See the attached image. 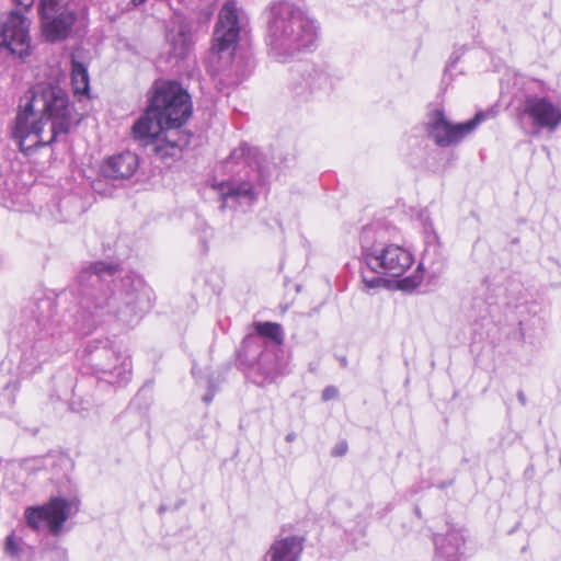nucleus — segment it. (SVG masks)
<instances>
[{"label": "nucleus", "mask_w": 561, "mask_h": 561, "mask_svg": "<svg viewBox=\"0 0 561 561\" xmlns=\"http://www.w3.org/2000/svg\"><path fill=\"white\" fill-rule=\"evenodd\" d=\"M69 0H41L38 12L42 18L43 34L49 42L65 39L77 20L68 7Z\"/></svg>", "instance_id": "nucleus-11"}, {"label": "nucleus", "mask_w": 561, "mask_h": 561, "mask_svg": "<svg viewBox=\"0 0 561 561\" xmlns=\"http://www.w3.org/2000/svg\"><path fill=\"white\" fill-rule=\"evenodd\" d=\"M520 124L528 119L533 130L530 135L537 136L540 129L554 131L561 124V106L547 96L528 95L517 112Z\"/></svg>", "instance_id": "nucleus-9"}, {"label": "nucleus", "mask_w": 561, "mask_h": 561, "mask_svg": "<svg viewBox=\"0 0 561 561\" xmlns=\"http://www.w3.org/2000/svg\"><path fill=\"white\" fill-rule=\"evenodd\" d=\"M13 1L16 2L19 5L24 7L25 10H28L33 5V2H34V0H13Z\"/></svg>", "instance_id": "nucleus-30"}, {"label": "nucleus", "mask_w": 561, "mask_h": 561, "mask_svg": "<svg viewBox=\"0 0 561 561\" xmlns=\"http://www.w3.org/2000/svg\"><path fill=\"white\" fill-rule=\"evenodd\" d=\"M66 296H67V293H62L60 296H58V299L60 300L62 298H66Z\"/></svg>", "instance_id": "nucleus-35"}, {"label": "nucleus", "mask_w": 561, "mask_h": 561, "mask_svg": "<svg viewBox=\"0 0 561 561\" xmlns=\"http://www.w3.org/2000/svg\"><path fill=\"white\" fill-rule=\"evenodd\" d=\"M445 256L442 251L440 244L433 237L432 241H427L423 251L422 259L417 265V271L411 276L403 278L400 282L402 289H414L421 283L425 274L431 278H435L442 274L445 268Z\"/></svg>", "instance_id": "nucleus-15"}, {"label": "nucleus", "mask_w": 561, "mask_h": 561, "mask_svg": "<svg viewBox=\"0 0 561 561\" xmlns=\"http://www.w3.org/2000/svg\"><path fill=\"white\" fill-rule=\"evenodd\" d=\"M147 0H131V3L134 7H138L140 4H144Z\"/></svg>", "instance_id": "nucleus-34"}, {"label": "nucleus", "mask_w": 561, "mask_h": 561, "mask_svg": "<svg viewBox=\"0 0 561 561\" xmlns=\"http://www.w3.org/2000/svg\"><path fill=\"white\" fill-rule=\"evenodd\" d=\"M233 70H234V75L231 76V73H224V78L221 79V81H225L227 82V84L229 85H237L239 83H241L252 71V66H251V62L249 60L242 62L241 65V61H237L234 65H233Z\"/></svg>", "instance_id": "nucleus-24"}, {"label": "nucleus", "mask_w": 561, "mask_h": 561, "mask_svg": "<svg viewBox=\"0 0 561 561\" xmlns=\"http://www.w3.org/2000/svg\"><path fill=\"white\" fill-rule=\"evenodd\" d=\"M221 201V208L250 207L257 198L250 180H230L215 186Z\"/></svg>", "instance_id": "nucleus-16"}, {"label": "nucleus", "mask_w": 561, "mask_h": 561, "mask_svg": "<svg viewBox=\"0 0 561 561\" xmlns=\"http://www.w3.org/2000/svg\"><path fill=\"white\" fill-rule=\"evenodd\" d=\"M118 265L94 262L83 267L71 289L77 305L62 314V319L44 322L24 360L35 366L47 362L54 354L65 352L71 340L70 332L90 333L105 317H114L124 325L136 323L152 307V291L142 279L127 274L118 277Z\"/></svg>", "instance_id": "nucleus-1"}, {"label": "nucleus", "mask_w": 561, "mask_h": 561, "mask_svg": "<svg viewBox=\"0 0 561 561\" xmlns=\"http://www.w3.org/2000/svg\"><path fill=\"white\" fill-rule=\"evenodd\" d=\"M256 334H249L244 337L241 346L240 356H244L247 360H251L256 352L262 348L261 337H266L274 343L271 348H282L284 343V330L279 323L276 322H256L254 324Z\"/></svg>", "instance_id": "nucleus-17"}, {"label": "nucleus", "mask_w": 561, "mask_h": 561, "mask_svg": "<svg viewBox=\"0 0 561 561\" xmlns=\"http://www.w3.org/2000/svg\"><path fill=\"white\" fill-rule=\"evenodd\" d=\"M295 439H296V434H295L294 432L288 433V434L286 435V437H285V440H286L287 443H291V442H294Z\"/></svg>", "instance_id": "nucleus-32"}, {"label": "nucleus", "mask_w": 561, "mask_h": 561, "mask_svg": "<svg viewBox=\"0 0 561 561\" xmlns=\"http://www.w3.org/2000/svg\"><path fill=\"white\" fill-rule=\"evenodd\" d=\"M465 537L461 529L450 528L434 538L436 561H463Z\"/></svg>", "instance_id": "nucleus-18"}, {"label": "nucleus", "mask_w": 561, "mask_h": 561, "mask_svg": "<svg viewBox=\"0 0 561 561\" xmlns=\"http://www.w3.org/2000/svg\"><path fill=\"white\" fill-rule=\"evenodd\" d=\"M192 112L190 94L176 82L163 83L156 88L145 114L135 122L133 137L151 146L154 154L168 163L190 145L192 135L182 127Z\"/></svg>", "instance_id": "nucleus-2"}, {"label": "nucleus", "mask_w": 561, "mask_h": 561, "mask_svg": "<svg viewBox=\"0 0 561 561\" xmlns=\"http://www.w3.org/2000/svg\"><path fill=\"white\" fill-rule=\"evenodd\" d=\"M78 122L66 90L58 84L38 83L21 100L12 137L20 150L30 154L67 135Z\"/></svg>", "instance_id": "nucleus-3"}, {"label": "nucleus", "mask_w": 561, "mask_h": 561, "mask_svg": "<svg viewBox=\"0 0 561 561\" xmlns=\"http://www.w3.org/2000/svg\"><path fill=\"white\" fill-rule=\"evenodd\" d=\"M79 511L77 500L53 497L42 506L27 507L24 513L26 524L36 530L47 527L54 536H58L64 523Z\"/></svg>", "instance_id": "nucleus-8"}, {"label": "nucleus", "mask_w": 561, "mask_h": 561, "mask_svg": "<svg viewBox=\"0 0 561 561\" xmlns=\"http://www.w3.org/2000/svg\"><path fill=\"white\" fill-rule=\"evenodd\" d=\"M302 541V538L298 536L276 540L266 557L268 561H298L304 549Z\"/></svg>", "instance_id": "nucleus-20"}, {"label": "nucleus", "mask_w": 561, "mask_h": 561, "mask_svg": "<svg viewBox=\"0 0 561 561\" xmlns=\"http://www.w3.org/2000/svg\"><path fill=\"white\" fill-rule=\"evenodd\" d=\"M347 451V445L346 443H340L335 446V448L332 451L333 456H343Z\"/></svg>", "instance_id": "nucleus-28"}, {"label": "nucleus", "mask_w": 561, "mask_h": 561, "mask_svg": "<svg viewBox=\"0 0 561 561\" xmlns=\"http://www.w3.org/2000/svg\"><path fill=\"white\" fill-rule=\"evenodd\" d=\"M167 39L170 44V54L172 57L183 59L187 55L191 46V38L186 31L181 28L178 32H169Z\"/></svg>", "instance_id": "nucleus-22"}, {"label": "nucleus", "mask_w": 561, "mask_h": 561, "mask_svg": "<svg viewBox=\"0 0 561 561\" xmlns=\"http://www.w3.org/2000/svg\"><path fill=\"white\" fill-rule=\"evenodd\" d=\"M319 39V24L290 0H274L268 8L266 46L271 58L290 62L311 51Z\"/></svg>", "instance_id": "nucleus-4"}, {"label": "nucleus", "mask_w": 561, "mask_h": 561, "mask_svg": "<svg viewBox=\"0 0 561 561\" xmlns=\"http://www.w3.org/2000/svg\"><path fill=\"white\" fill-rule=\"evenodd\" d=\"M30 21L19 11L0 19V51L25 59L31 54Z\"/></svg>", "instance_id": "nucleus-10"}, {"label": "nucleus", "mask_w": 561, "mask_h": 561, "mask_svg": "<svg viewBox=\"0 0 561 561\" xmlns=\"http://www.w3.org/2000/svg\"><path fill=\"white\" fill-rule=\"evenodd\" d=\"M517 398H518L519 402H520L523 405H525V404H526V397H525V394H524V392H523V391H519V392L517 393Z\"/></svg>", "instance_id": "nucleus-33"}, {"label": "nucleus", "mask_w": 561, "mask_h": 561, "mask_svg": "<svg viewBox=\"0 0 561 561\" xmlns=\"http://www.w3.org/2000/svg\"><path fill=\"white\" fill-rule=\"evenodd\" d=\"M337 394H339V391L335 387L328 386L322 391V400L329 401V400L335 399L337 397Z\"/></svg>", "instance_id": "nucleus-26"}, {"label": "nucleus", "mask_w": 561, "mask_h": 561, "mask_svg": "<svg viewBox=\"0 0 561 561\" xmlns=\"http://www.w3.org/2000/svg\"><path fill=\"white\" fill-rule=\"evenodd\" d=\"M490 116V112L479 111L471 119L453 124L445 116L444 110L435 108L427 116L426 131L437 146L443 148L450 147L461 142L462 139L471 135Z\"/></svg>", "instance_id": "nucleus-7"}, {"label": "nucleus", "mask_w": 561, "mask_h": 561, "mask_svg": "<svg viewBox=\"0 0 561 561\" xmlns=\"http://www.w3.org/2000/svg\"><path fill=\"white\" fill-rule=\"evenodd\" d=\"M71 84L76 95H88L90 90V79L88 69L80 61L72 60L71 64Z\"/></svg>", "instance_id": "nucleus-23"}, {"label": "nucleus", "mask_w": 561, "mask_h": 561, "mask_svg": "<svg viewBox=\"0 0 561 561\" xmlns=\"http://www.w3.org/2000/svg\"><path fill=\"white\" fill-rule=\"evenodd\" d=\"M44 304L50 306L51 302L49 300H45Z\"/></svg>", "instance_id": "nucleus-36"}, {"label": "nucleus", "mask_w": 561, "mask_h": 561, "mask_svg": "<svg viewBox=\"0 0 561 561\" xmlns=\"http://www.w3.org/2000/svg\"><path fill=\"white\" fill-rule=\"evenodd\" d=\"M30 549L31 547L21 538H16L14 534H10L5 538L4 552L11 558H21Z\"/></svg>", "instance_id": "nucleus-25"}, {"label": "nucleus", "mask_w": 561, "mask_h": 561, "mask_svg": "<svg viewBox=\"0 0 561 561\" xmlns=\"http://www.w3.org/2000/svg\"><path fill=\"white\" fill-rule=\"evenodd\" d=\"M240 19L236 0H227L218 14L214 31L211 49L219 55L228 53L230 57L234 50L240 35Z\"/></svg>", "instance_id": "nucleus-12"}, {"label": "nucleus", "mask_w": 561, "mask_h": 561, "mask_svg": "<svg viewBox=\"0 0 561 561\" xmlns=\"http://www.w3.org/2000/svg\"><path fill=\"white\" fill-rule=\"evenodd\" d=\"M288 368V359L282 348H270L268 345L260 351L259 357L250 364V374L253 382L259 386L273 382L277 377L285 375Z\"/></svg>", "instance_id": "nucleus-14"}, {"label": "nucleus", "mask_w": 561, "mask_h": 561, "mask_svg": "<svg viewBox=\"0 0 561 561\" xmlns=\"http://www.w3.org/2000/svg\"><path fill=\"white\" fill-rule=\"evenodd\" d=\"M227 163H242L252 170L256 168L257 172L262 173L261 156L257 148L250 147L247 144H242L233 149L227 159Z\"/></svg>", "instance_id": "nucleus-21"}, {"label": "nucleus", "mask_w": 561, "mask_h": 561, "mask_svg": "<svg viewBox=\"0 0 561 561\" xmlns=\"http://www.w3.org/2000/svg\"><path fill=\"white\" fill-rule=\"evenodd\" d=\"M83 358L99 380L122 386L130 379V359L118 352L108 339L89 342Z\"/></svg>", "instance_id": "nucleus-6"}, {"label": "nucleus", "mask_w": 561, "mask_h": 561, "mask_svg": "<svg viewBox=\"0 0 561 561\" xmlns=\"http://www.w3.org/2000/svg\"><path fill=\"white\" fill-rule=\"evenodd\" d=\"M139 168V158L131 151H124L110 157L102 167L105 178L113 180H128Z\"/></svg>", "instance_id": "nucleus-19"}, {"label": "nucleus", "mask_w": 561, "mask_h": 561, "mask_svg": "<svg viewBox=\"0 0 561 561\" xmlns=\"http://www.w3.org/2000/svg\"><path fill=\"white\" fill-rule=\"evenodd\" d=\"M215 393H216V387L215 385L213 383L211 380L208 381V391L207 393H205L202 398V400L206 403V404H209L214 397H215Z\"/></svg>", "instance_id": "nucleus-27"}, {"label": "nucleus", "mask_w": 561, "mask_h": 561, "mask_svg": "<svg viewBox=\"0 0 561 561\" xmlns=\"http://www.w3.org/2000/svg\"><path fill=\"white\" fill-rule=\"evenodd\" d=\"M386 230L379 222L363 227L359 234L363 289L380 288L387 285L383 276L401 277L414 263V256L407 248L387 243Z\"/></svg>", "instance_id": "nucleus-5"}, {"label": "nucleus", "mask_w": 561, "mask_h": 561, "mask_svg": "<svg viewBox=\"0 0 561 561\" xmlns=\"http://www.w3.org/2000/svg\"><path fill=\"white\" fill-rule=\"evenodd\" d=\"M341 364H342V365H345V364H346V359H345V358H343V359L341 360Z\"/></svg>", "instance_id": "nucleus-37"}, {"label": "nucleus", "mask_w": 561, "mask_h": 561, "mask_svg": "<svg viewBox=\"0 0 561 561\" xmlns=\"http://www.w3.org/2000/svg\"><path fill=\"white\" fill-rule=\"evenodd\" d=\"M329 85L330 80L327 73L316 69L312 65H305L301 70L291 73L289 90L298 103H305L312 100L318 92L328 89Z\"/></svg>", "instance_id": "nucleus-13"}, {"label": "nucleus", "mask_w": 561, "mask_h": 561, "mask_svg": "<svg viewBox=\"0 0 561 561\" xmlns=\"http://www.w3.org/2000/svg\"><path fill=\"white\" fill-rule=\"evenodd\" d=\"M55 554H56V558L59 561H67L68 553H67L66 549H64V548H56L55 549Z\"/></svg>", "instance_id": "nucleus-29"}, {"label": "nucleus", "mask_w": 561, "mask_h": 561, "mask_svg": "<svg viewBox=\"0 0 561 561\" xmlns=\"http://www.w3.org/2000/svg\"><path fill=\"white\" fill-rule=\"evenodd\" d=\"M77 400L73 399L71 402H70V409L73 411V412H78V413H81L82 411H87L88 408H79L77 405Z\"/></svg>", "instance_id": "nucleus-31"}]
</instances>
